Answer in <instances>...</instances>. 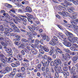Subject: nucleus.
<instances>
[{"label": "nucleus", "mask_w": 78, "mask_h": 78, "mask_svg": "<svg viewBox=\"0 0 78 78\" xmlns=\"http://www.w3.org/2000/svg\"><path fill=\"white\" fill-rule=\"evenodd\" d=\"M54 69L56 72H57L58 73L59 72L60 73H61L62 75H63L65 78H67V76H69V72H63V71H62V70L61 69Z\"/></svg>", "instance_id": "1"}, {"label": "nucleus", "mask_w": 78, "mask_h": 78, "mask_svg": "<svg viewBox=\"0 0 78 78\" xmlns=\"http://www.w3.org/2000/svg\"><path fill=\"white\" fill-rule=\"evenodd\" d=\"M70 73H71V76L72 78H78V76L76 75V73L75 72V69H69Z\"/></svg>", "instance_id": "2"}, {"label": "nucleus", "mask_w": 78, "mask_h": 78, "mask_svg": "<svg viewBox=\"0 0 78 78\" xmlns=\"http://www.w3.org/2000/svg\"><path fill=\"white\" fill-rule=\"evenodd\" d=\"M66 35L68 37V40L69 41H70L71 39H72V38L73 37V34H72L69 31H66L65 33Z\"/></svg>", "instance_id": "3"}, {"label": "nucleus", "mask_w": 78, "mask_h": 78, "mask_svg": "<svg viewBox=\"0 0 78 78\" xmlns=\"http://www.w3.org/2000/svg\"><path fill=\"white\" fill-rule=\"evenodd\" d=\"M4 48L5 49V51L7 52L10 55H12V51L11 49L7 48L6 46L4 47Z\"/></svg>", "instance_id": "4"}, {"label": "nucleus", "mask_w": 78, "mask_h": 78, "mask_svg": "<svg viewBox=\"0 0 78 78\" xmlns=\"http://www.w3.org/2000/svg\"><path fill=\"white\" fill-rule=\"evenodd\" d=\"M16 20L20 23V21H22L24 25H27V20L24 18H23L22 19H21V20H20L19 18L17 17H16Z\"/></svg>", "instance_id": "5"}, {"label": "nucleus", "mask_w": 78, "mask_h": 78, "mask_svg": "<svg viewBox=\"0 0 78 78\" xmlns=\"http://www.w3.org/2000/svg\"><path fill=\"white\" fill-rule=\"evenodd\" d=\"M40 47L41 49H43L44 51L46 52H48L49 51V49L47 46H43L41 45H40Z\"/></svg>", "instance_id": "6"}, {"label": "nucleus", "mask_w": 78, "mask_h": 78, "mask_svg": "<svg viewBox=\"0 0 78 78\" xmlns=\"http://www.w3.org/2000/svg\"><path fill=\"white\" fill-rule=\"evenodd\" d=\"M23 11L24 12H31V11H32L31 10V8L29 6H27L26 7V9H23Z\"/></svg>", "instance_id": "7"}, {"label": "nucleus", "mask_w": 78, "mask_h": 78, "mask_svg": "<svg viewBox=\"0 0 78 78\" xmlns=\"http://www.w3.org/2000/svg\"><path fill=\"white\" fill-rule=\"evenodd\" d=\"M54 61L56 66H59V64L60 66H61V65L62 64L61 62V60L58 58H57L56 59L54 60Z\"/></svg>", "instance_id": "8"}, {"label": "nucleus", "mask_w": 78, "mask_h": 78, "mask_svg": "<svg viewBox=\"0 0 78 78\" xmlns=\"http://www.w3.org/2000/svg\"><path fill=\"white\" fill-rule=\"evenodd\" d=\"M71 43H74L76 42H78V38L76 37H73L72 39L69 41Z\"/></svg>", "instance_id": "9"}, {"label": "nucleus", "mask_w": 78, "mask_h": 78, "mask_svg": "<svg viewBox=\"0 0 78 78\" xmlns=\"http://www.w3.org/2000/svg\"><path fill=\"white\" fill-rule=\"evenodd\" d=\"M70 23L73 25H76V23H78V19L72 20H70Z\"/></svg>", "instance_id": "10"}, {"label": "nucleus", "mask_w": 78, "mask_h": 78, "mask_svg": "<svg viewBox=\"0 0 78 78\" xmlns=\"http://www.w3.org/2000/svg\"><path fill=\"white\" fill-rule=\"evenodd\" d=\"M0 54H1V52H0ZM5 57V55H2L0 54V60L1 61L3 62V63H5V64H6V62L2 58H4Z\"/></svg>", "instance_id": "11"}, {"label": "nucleus", "mask_w": 78, "mask_h": 78, "mask_svg": "<svg viewBox=\"0 0 78 78\" xmlns=\"http://www.w3.org/2000/svg\"><path fill=\"white\" fill-rule=\"evenodd\" d=\"M73 16L71 15H69V17L71 18V19H76V15H77V13L76 12H73L72 13Z\"/></svg>", "instance_id": "12"}, {"label": "nucleus", "mask_w": 78, "mask_h": 78, "mask_svg": "<svg viewBox=\"0 0 78 78\" xmlns=\"http://www.w3.org/2000/svg\"><path fill=\"white\" fill-rule=\"evenodd\" d=\"M63 44L67 47H70L72 45V44L70 42H63Z\"/></svg>", "instance_id": "13"}, {"label": "nucleus", "mask_w": 78, "mask_h": 78, "mask_svg": "<svg viewBox=\"0 0 78 78\" xmlns=\"http://www.w3.org/2000/svg\"><path fill=\"white\" fill-rule=\"evenodd\" d=\"M56 49H55V53L58 54V53H60V54H63V52L62 51V50L61 49L59 48L56 47Z\"/></svg>", "instance_id": "14"}, {"label": "nucleus", "mask_w": 78, "mask_h": 78, "mask_svg": "<svg viewBox=\"0 0 78 78\" xmlns=\"http://www.w3.org/2000/svg\"><path fill=\"white\" fill-rule=\"evenodd\" d=\"M20 39H13V41H14V43L15 45H19L20 44V43L19 42Z\"/></svg>", "instance_id": "15"}, {"label": "nucleus", "mask_w": 78, "mask_h": 78, "mask_svg": "<svg viewBox=\"0 0 78 78\" xmlns=\"http://www.w3.org/2000/svg\"><path fill=\"white\" fill-rule=\"evenodd\" d=\"M56 41H55V40L53 39V38H52V39L51 41L49 42V44H50L51 45L54 46V45H56Z\"/></svg>", "instance_id": "16"}, {"label": "nucleus", "mask_w": 78, "mask_h": 78, "mask_svg": "<svg viewBox=\"0 0 78 78\" xmlns=\"http://www.w3.org/2000/svg\"><path fill=\"white\" fill-rule=\"evenodd\" d=\"M42 75L43 76H44V77H46L48 76V75L49 77L50 78H52V77H51V74H48L47 73H45V72H43V73Z\"/></svg>", "instance_id": "17"}, {"label": "nucleus", "mask_w": 78, "mask_h": 78, "mask_svg": "<svg viewBox=\"0 0 78 78\" xmlns=\"http://www.w3.org/2000/svg\"><path fill=\"white\" fill-rule=\"evenodd\" d=\"M47 62H45L44 60H43L41 61V64H42L44 67H42V69H44V68H46L47 67V65H46Z\"/></svg>", "instance_id": "18"}, {"label": "nucleus", "mask_w": 78, "mask_h": 78, "mask_svg": "<svg viewBox=\"0 0 78 78\" xmlns=\"http://www.w3.org/2000/svg\"><path fill=\"white\" fill-rule=\"evenodd\" d=\"M31 51L32 53L33 54V55H36L37 54V52H38L37 51L36 49L32 48L31 49Z\"/></svg>", "instance_id": "19"}, {"label": "nucleus", "mask_w": 78, "mask_h": 78, "mask_svg": "<svg viewBox=\"0 0 78 78\" xmlns=\"http://www.w3.org/2000/svg\"><path fill=\"white\" fill-rule=\"evenodd\" d=\"M9 70H10V69H5L2 70V74H3V73H4V74H5V73H6L9 72Z\"/></svg>", "instance_id": "20"}, {"label": "nucleus", "mask_w": 78, "mask_h": 78, "mask_svg": "<svg viewBox=\"0 0 78 78\" xmlns=\"http://www.w3.org/2000/svg\"><path fill=\"white\" fill-rule=\"evenodd\" d=\"M32 27L30 26H28V28L30 31H34L36 29V27L34 26H31Z\"/></svg>", "instance_id": "21"}, {"label": "nucleus", "mask_w": 78, "mask_h": 78, "mask_svg": "<svg viewBox=\"0 0 78 78\" xmlns=\"http://www.w3.org/2000/svg\"><path fill=\"white\" fill-rule=\"evenodd\" d=\"M62 61H63V64H64V66H66L67 65V60L66 59V58H63L62 59Z\"/></svg>", "instance_id": "22"}, {"label": "nucleus", "mask_w": 78, "mask_h": 78, "mask_svg": "<svg viewBox=\"0 0 78 78\" xmlns=\"http://www.w3.org/2000/svg\"><path fill=\"white\" fill-rule=\"evenodd\" d=\"M9 26H10L11 27H12L13 29L16 27L14 23L12 22L11 21L9 23Z\"/></svg>", "instance_id": "23"}, {"label": "nucleus", "mask_w": 78, "mask_h": 78, "mask_svg": "<svg viewBox=\"0 0 78 78\" xmlns=\"http://www.w3.org/2000/svg\"><path fill=\"white\" fill-rule=\"evenodd\" d=\"M5 36H14V35L12 33V34H11L10 33L6 31H5Z\"/></svg>", "instance_id": "24"}, {"label": "nucleus", "mask_w": 78, "mask_h": 78, "mask_svg": "<svg viewBox=\"0 0 78 78\" xmlns=\"http://www.w3.org/2000/svg\"><path fill=\"white\" fill-rule=\"evenodd\" d=\"M50 66L52 67H54V66L55 67V68H56V69L58 67V66L55 65V63H54V62L53 61L51 62L50 63Z\"/></svg>", "instance_id": "25"}, {"label": "nucleus", "mask_w": 78, "mask_h": 78, "mask_svg": "<svg viewBox=\"0 0 78 78\" xmlns=\"http://www.w3.org/2000/svg\"><path fill=\"white\" fill-rule=\"evenodd\" d=\"M66 56H65V58L66 59V60L67 61L69 60L70 59V55L68 53H66Z\"/></svg>", "instance_id": "26"}, {"label": "nucleus", "mask_w": 78, "mask_h": 78, "mask_svg": "<svg viewBox=\"0 0 78 78\" xmlns=\"http://www.w3.org/2000/svg\"><path fill=\"white\" fill-rule=\"evenodd\" d=\"M16 75V73L14 72H12L10 74H9V76L10 78H12L14 77V76Z\"/></svg>", "instance_id": "27"}, {"label": "nucleus", "mask_w": 78, "mask_h": 78, "mask_svg": "<svg viewBox=\"0 0 78 78\" xmlns=\"http://www.w3.org/2000/svg\"><path fill=\"white\" fill-rule=\"evenodd\" d=\"M41 37H42V39L44 41H45L46 40V38H47V36H46V34H41Z\"/></svg>", "instance_id": "28"}, {"label": "nucleus", "mask_w": 78, "mask_h": 78, "mask_svg": "<svg viewBox=\"0 0 78 78\" xmlns=\"http://www.w3.org/2000/svg\"><path fill=\"white\" fill-rule=\"evenodd\" d=\"M27 34L28 36V37H29V38L30 39H33V37H32V36H33V35H32V34L30 32H27Z\"/></svg>", "instance_id": "29"}, {"label": "nucleus", "mask_w": 78, "mask_h": 78, "mask_svg": "<svg viewBox=\"0 0 78 78\" xmlns=\"http://www.w3.org/2000/svg\"><path fill=\"white\" fill-rule=\"evenodd\" d=\"M13 17H14L15 18L13 19L14 22L15 23H16V24H18V22H17V21H18V20H16V17H18L17 16H16L15 15H13L12 16Z\"/></svg>", "instance_id": "30"}, {"label": "nucleus", "mask_w": 78, "mask_h": 78, "mask_svg": "<svg viewBox=\"0 0 78 78\" xmlns=\"http://www.w3.org/2000/svg\"><path fill=\"white\" fill-rule=\"evenodd\" d=\"M22 55L18 54L17 55V58H18V61H22L23 60L22 58Z\"/></svg>", "instance_id": "31"}, {"label": "nucleus", "mask_w": 78, "mask_h": 78, "mask_svg": "<svg viewBox=\"0 0 78 78\" xmlns=\"http://www.w3.org/2000/svg\"><path fill=\"white\" fill-rule=\"evenodd\" d=\"M5 58L6 59V61L5 60V61L6 63H4V64H7V62H9H9L10 61V60H11V58L10 57H9V58L5 57Z\"/></svg>", "instance_id": "32"}, {"label": "nucleus", "mask_w": 78, "mask_h": 78, "mask_svg": "<svg viewBox=\"0 0 78 78\" xmlns=\"http://www.w3.org/2000/svg\"><path fill=\"white\" fill-rule=\"evenodd\" d=\"M68 1L69 2H73V3L75 5H77V2L76 1H75L74 0H68Z\"/></svg>", "instance_id": "33"}, {"label": "nucleus", "mask_w": 78, "mask_h": 78, "mask_svg": "<svg viewBox=\"0 0 78 78\" xmlns=\"http://www.w3.org/2000/svg\"><path fill=\"white\" fill-rule=\"evenodd\" d=\"M75 10V8L73 7H71L70 8L68 9V11L70 12H72L74 10Z\"/></svg>", "instance_id": "34"}, {"label": "nucleus", "mask_w": 78, "mask_h": 78, "mask_svg": "<svg viewBox=\"0 0 78 78\" xmlns=\"http://www.w3.org/2000/svg\"><path fill=\"white\" fill-rule=\"evenodd\" d=\"M62 5H64L65 6V7H67L68 6H72V4L70 2H68L67 4L64 5L63 4H62Z\"/></svg>", "instance_id": "35"}, {"label": "nucleus", "mask_w": 78, "mask_h": 78, "mask_svg": "<svg viewBox=\"0 0 78 78\" xmlns=\"http://www.w3.org/2000/svg\"><path fill=\"white\" fill-rule=\"evenodd\" d=\"M18 17H19L20 20H21V19L23 18H27V16H22L20 15H19L18 16Z\"/></svg>", "instance_id": "36"}, {"label": "nucleus", "mask_w": 78, "mask_h": 78, "mask_svg": "<svg viewBox=\"0 0 78 78\" xmlns=\"http://www.w3.org/2000/svg\"><path fill=\"white\" fill-rule=\"evenodd\" d=\"M5 28H4V26H3V25H0V31H2L3 32V31H4V30Z\"/></svg>", "instance_id": "37"}, {"label": "nucleus", "mask_w": 78, "mask_h": 78, "mask_svg": "<svg viewBox=\"0 0 78 78\" xmlns=\"http://www.w3.org/2000/svg\"><path fill=\"white\" fill-rule=\"evenodd\" d=\"M12 49L13 51L15 52V53H19L18 50H17V49L16 48H13Z\"/></svg>", "instance_id": "38"}, {"label": "nucleus", "mask_w": 78, "mask_h": 78, "mask_svg": "<svg viewBox=\"0 0 78 78\" xmlns=\"http://www.w3.org/2000/svg\"><path fill=\"white\" fill-rule=\"evenodd\" d=\"M33 38H28L27 39L29 40V42H30V43H34V39H33L32 40Z\"/></svg>", "instance_id": "39"}, {"label": "nucleus", "mask_w": 78, "mask_h": 78, "mask_svg": "<svg viewBox=\"0 0 78 78\" xmlns=\"http://www.w3.org/2000/svg\"><path fill=\"white\" fill-rule=\"evenodd\" d=\"M73 44H71V46L74 48H78V46L77 44L75 43H72Z\"/></svg>", "instance_id": "40"}, {"label": "nucleus", "mask_w": 78, "mask_h": 78, "mask_svg": "<svg viewBox=\"0 0 78 78\" xmlns=\"http://www.w3.org/2000/svg\"><path fill=\"white\" fill-rule=\"evenodd\" d=\"M73 44H71V46L74 48H78V46L77 44L75 43H72Z\"/></svg>", "instance_id": "41"}, {"label": "nucleus", "mask_w": 78, "mask_h": 78, "mask_svg": "<svg viewBox=\"0 0 78 78\" xmlns=\"http://www.w3.org/2000/svg\"><path fill=\"white\" fill-rule=\"evenodd\" d=\"M5 6L7 7V8H12V6L9 4H6L5 5Z\"/></svg>", "instance_id": "42"}, {"label": "nucleus", "mask_w": 78, "mask_h": 78, "mask_svg": "<svg viewBox=\"0 0 78 78\" xmlns=\"http://www.w3.org/2000/svg\"><path fill=\"white\" fill-rule=\"evenodd\" d=\"M14 61H17V59L14 58H11L10 59V60L9 63L13 62H14Z\"/></svg>", "instance_id": "43"}, {"label": "nucleus", "mask_w": 78, "mask_h": 78, "mask_svg": "<svg viewBox=\"0 0 78 78\" xmlns=\"http://www.w3.org/2000/svg\"><path fill=\"white\" fill-rule=\"evenodd\" d=\"M3 16H5V17H7L8 19H9V17L10 16H9V15L7 13H5V12L3 14Z\"/></svg>", "instance_id": "44"}, {"label": "nucleus", "mask_w": 78, "mask_h": 78, "mask_svg": "<svg viewBox=\"0 0 78 78\" xmlns=\"http://www.w3.org/2000/svg\"><path fill=\"white\" fill-rule=\"evenodd\" d=\"M33 62L34 64H38V63H39V60L37 59L35 62L34 61H33Z\"/></svg>", "instance_id": "45"}, {"label": "nucleus", "mask_w": 78, "mask_h": 78, "mask_svg": "<svg viewBox=\"0 0 78 78\" xmlns=\"http://www.w3.org/2000/svg\"><path fill=\"white\" fill-rule=\"evenodd\" d=\"M33 16L32 15H29V16L28 17V20H33Z\"/></svg>", "instance_id": "46"}, {"label": "nucleus", "mask_w": 78, "mask_h": 78, "mask_svg": "<svg viewBox=\"0 0 78 78\" xmlns=\"http://www.w3.org/2000/svg\"><path fill=\"white\" fill-rule=\"evenodd\" d=\"M10 11L11 12H13V13H15V14H16V12H17L16 9H11L10 10Z\"/></svg>", "instance_id": "47"}, {"label": "nucleus", "mask_w": 78, "mask_h": 78, "mask_svg": "<svg viewBox=\"0 0 78 78\" xmlns=\"http://www.w3.org/2000/svg\"><path fill=\"white\" fill-rule=\"evenodd\" d=\"M53 39L55 40L56 42V43H58V38H57L56 36H54L53 37Z\"/></svg>", "instance_id": "48"}, {"label": "nucleus", "mask_w": 78, "mask_h": 78, "mask_svg": "<svg viewBox=\"0 0 78 78\" xmlns=\"http://www.w3.org/2000/svg\"><path fill=\"white\" fill-rule=\"evenodd\" d=\"M23 49L24 51H25L26 53H29V50H28L27 49H26L25 48H23Z\"/></svg>", "instance_id": "49"}, {"label": "nucleus", "mask_w": 78, "mask_h": 78, "mask_svg": "<svg viewBox=\"0 0 78 78\" xmlns=\"http://www.w3.org/2000/svg\"><path fill=\"white\" fill-rule=\"evenodd\" d=\"M13 29L15 30L16 32H17V33H20V30L16 26V27H14Z\"/></svg>", "instance_id": "50"}, {"label": "nucleus", "mask_w": 78, "mask_h": 78, "mask_svg": "<svg viewBox=\"0 0 78 78\" xmlns=\"http://www.w3.org/2000/svg\"><path fill=\"white\" fill-rule=\"evenodd\" d=\"M73 29L76 30H78V26H76V25H73Z\"/></svg>", "instance_id": "51"}, {"label": "nucleus", "mask_w": 78, "mask_h": 78, "mask_svg": "<svg viewBox=\"0 0 78 78\" xmlns=\"http://www.w3.org/2000/svg\"><path fill=\"white\" fill-rule=\"evenodd\" d=\"M70 49L71 50H72V51H77V50L76 49V48L73 47V46L70 48Z\"/></svg>", "instance_id": "52"}, {"label": "nucleus", "mask_w": 78, "mask_h": 78, "mask_svg": "<svg viewBox=\"0 0 78 78\" xmlns=\"http://www.w3.org/2000/svg\"><path fill=\"white\" fill-rule=\"evenodd\" d=\"M21 66H23V67H27V66H29V64H27V63H22Z\"/></svg>", "instance_id": "53"}, {"label": "nucleus", "mask_w": 78, "mask_h": 78, "mask_svg": "<svg viewBox=\"0 0 78 78\" xmlns=\"http://www.w3.org/2000/svg\"><path fill=\"white\" fill-rule=\"evenodd\" d=\"M48 54L49 56H52V54H53V51L50 49V51L48 52Z\"/></svg>", "instance_id": "54"}, {"label": "nucleus", "mask_w": 78, "mask_h": 78, "mask_svg": "<svg viewBox=\"0 0 78 78\" xmlns=\"http://www.w3.org/2000/svg\"><path fill=\"white\" fill-rule=\"evenodd\" d=\"M0 43L2 45L4 46V47H6L7 46V44H6V43H5L1 41Z\"/></svg>", "instance_id": "55"}, {"label": "nucleus", "mask_w": 78, "mask_h": 78, "mask_svg": "<svg viewBox=\"0 0 78 78\" xmlns=\"http://www.w3.org/2000/svg\"><path fill=\"white\" fill-rule=\"evenodd\" d=\"M21 41L24 42H29V40H27L25 38H23L21 39Z\"/></svg>", "instance_id": "56"}, {"label": "nucleus", "mask_w": 78, "mask_h": 78, "mask_svg": "<svg viewBox=\"0 0 78 78\" xmlns=\"http://www.w3.org/2000/svg\"><path fill=\"white\" fill-rule=\"evenodd\" d=\"M68 3V2H67L66 0H65L64 1V3H61V5L63 6H64V7H65V6L64 5H62V4H63V5H67Z\"/></svg>", "instance_id": "57"}, {"label": "nucleus", "mask_w": 78, "mask_h": 78, "mask_svg": "<svg viewBox=\"0 0 78 78\" xmlns=\"http://www.w3.org/2000/svg\"><path fill=\"white\" fill-rule=\"evenodd\" d=\"M5 21L6 22H7V23H8V24H9V23L11 21V20H10V18L7 19L6 20H5Z\"/></svg>", "instance_id": "58"}, {"label": "nucleus", "mask_w": 78, "mask_h": 78, "mask_svg": "<svg viewBox=\"0 0 78 78\" xmlns=\"http://www.w3.org/2000/svg\"><path fill=\"white\" fill-rule=\"evenodd\" d=\"M59 34L60 36V37H61L62 38V39H64V37L65 36H64V35L62 34L61 33H59Z\"/></svg>", "instance_id": "59"}, {"label": "nucleus", "mask_w": 78, "mask_h": 78, "mask_svg": "<svg viewBox=\"0 0 78 78\" xmlns=\"http://www.w3.org/2000/svg\"><path fill=\"white\" fill-rule=\"evenodd\" d=\"M5 42L6 43H7V44H9V42H10V40L8 39V38H5Z\"/></svg>", "instance_id": "60"}, {"label": "nucleus", "mask_w": 78, "mask_h": 78, "mask_svg": "<svg viewBox=\"0 0 78 78\" xmlns=\"http://www.w3.org/2000/svg\"><path fill=\"white\" fill-rule=\"evenodd\" d=\"M63 51L65 52H66V53H70V50H68V49H66V48H64L63 49Z\"/></svg>", "instance_id": "61"}, {"label": "nucleus", "mask_w": 78, "mask_h": 78, "mask_svg": "<svg viewBox=\"0 0 78 78\" xmlns=\"http://www.w3.org/2000/svg\"><path fill=\"white\" fill-rule=\"evenodd\" d=\"M35 43L38 44L40 43V41L39 39H36L35 41Z\"/></svg>", "instance_id": "62"}, {"label": "nucleus", "mask_w": 78, "mask_h": 78, "mask_svg": "<svg viewBox=\"0 0 78 78\" xmlns=\"http://www.w3.org/2000/svg\"><path fill=\"white\" fill-rule=\"evenodd\" d=\"M55 75L57 78H58L59 77V73H58V72H56L55 73Z\"/></svg>", "instance_id": "63"}, {"label": "nucleus", "mask_w": 78, "mask_h": 78, "mask_svg": "<svg viewBox=\"0 0 78 78\" xmlns=\"http://www.w3.org/2000/svg\"><path fill=\"white\" fill-rule=\"evenodd\" d=\"M36 69H41V64H38L36 67Z\"/></svg>", "instance_id": "64"}]
</instances>
